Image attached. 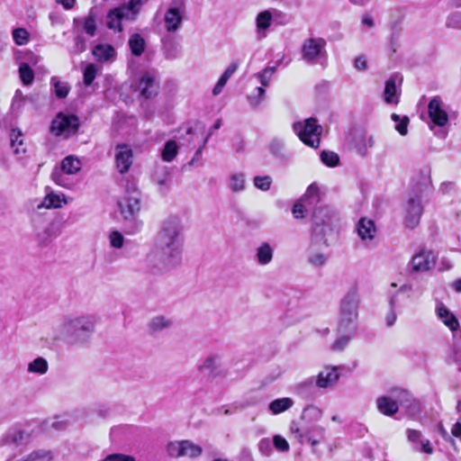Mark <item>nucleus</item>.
I'll list each match as a JSON object with an SVG mask.
<instances>
[{
	"instance_id": "f257e3e1",
	"label": "nucleus",
	"mask_w": 461,
	"mask_h": 461,
	"mask_svg": "<svg viewBox=\"0 0 461 461\" xmlns=\"http://www.w3.org/2000/svg\"><path fill=\"white\" fill-rule=\"evenodd\" d=\"M185 238L183 226L178 218L165 220L158 231L153 255L161 271H170L182 264Z\"/></svg>"
},
{
	"instance_id": "f03ea898",
	"label": "nucleus",
	"mask_w": 461,
	"mask_h": 461,
	"mask_svg": "<svg viewBox=\"0 0 461 461\" xmlns=\"http://www.w3.org/2000/svg\"><path fill=\"white\" fill-rule=\"evenodd\" d=\"M95 322L93 315H65L53 323L47 339L70 346H87L95 331Z\"/></svg>"
},
{
	"instance_id": "7ed1b4c3",
	"label": "nucleus",
	"mask_w": 461,
	"mask_h": 461,
	"mask_svg": "<svg viewBox=\"0 0 461 461\" xmlns=\"http://www.w3.org/2000/svg\"><path fill=\"white\" fill-rule=\"evenodd\" d=\"M359 302L357 285H352L340 300L337 321L339 330H357Z\"/></svg>"
},
{
	"instance_id": "20e7f679",
	"label": "nucleus",
	"mask_w": 461,
	"mask_h": 461,
	"mask_svg": "<svg viewBox=\"0 0 461 461\" xmlns=\"http://www.w3.org/2000/svg\"><path fill=\"white\" fill-rule=\"evenodd\" d=\"M413 402L412 395L408 391L396 388L391 390L388 395L379 396L376 399V408L380 413L393 416L400 406L409 408Z\"/></svg>"
},
{
	"instance_id": "39448f33",
	"label": "nucleus",
	"mask_w": 461,
	"mask_h": 461,
	"mask_svg": "<svg viewBox=\"0 0 461 461\" xmlns=\"http://www.w3.org/2000/svg\"><path fill=\"white\" fill-rule=\"evenodd\" d=\"M326 44L322 38L311 37L304 40L301 47L302 59L310 65L324 66L328 57Z\"/></svg>"
},
{
	"instance_id": "423d86ee",
	"label": "nucleus",
	"mask_w": 461,
	"mask_h": 461,
	"mask_svg": "<svg viewBox=\"0 0 461 461\" xmlns=\"http://www.w3.org/2000/svg\"><path fill=\"white\" fill-rule=\"evenodd\" d=\"M293 129L299 139L307 146L315 149L320 146V136L322 129L315 119L309 118L303 122H294Z\"/></svg>"
},
{
	"instance_id": "0eeeda50",
	"label": "nucleus",
	"mask_w": 461,
	"mask_h": 461,
	"mask_svg": "<svg viewBox=\"0 0 461 461\" xmlns=\"http://www.w3.org/2000/svg\"><path fill=\"white\" fill-rule=\"evenodd\" d=\"M79 128V119L74 114L59 113L51 122L50 131L57 137L68 139L76 134Z\"/></svg>"
},
{
	"instance_id": "6e6552de",
	"label": "nucleus",
	"mask_w": 461,
	"mask_h": 461,
	"mask_svg": "<svg viewBox=\"0 0 461 461\" xmlns=\"http://www.w3.org/2000/svg\"><path fill=\"white\" fill-rule=\"evenodd\" d=\"M274 22L285 24L287 23L285 14L277 9H267L259 12L255 19L257 37L258 39L266 38L267 31Z\"/></svg>"
},
{
	"instance_id": "1a4fd4ad",
	"label": "nucleus",
	"mask_w": 461,
	"mask_h": 461,
	"mask_svg": "<svg viewBox=\"0 0 461 461\" xmlns=\"http://www.w3.org/2000/svg\"><path fill=\"white\" fill-rule=\"evenodd\" d=\"M337 220L335 212L328 206H321L312 215L313 233L325 237L332 230L333 222Z\"/></svg>"
},
{
	"instance_id": "9d476101",
	"label": "nucleus",
	"mask_w": 461,
	"mask_h": 461,
	"mask_svg": "<svg viewBox=\"0 0 461 461\" xmlns=\"http://www.w3.org/2000/svg\"><path fill=\"white\" fill-rule=\"evenodd\" d=\"M140 193L137 189L127 190L118 201L120 212L125 220H132L140 210Z\"/></svg>"
},
{
	"instance_id": "9b49d317",
	"label": "nucleus",
	"mask_w": 461,
	"mask_h": 461,
	"mask_svg": "<svg viewBox=\"0 0 461 461\" xmlns=\"http://www.w3.org/2000/svg\"><path fill=\"white\" fill-rule=\"evenodd\" d=\"M423 212L421 195L415 194L411 196L404 207V224L410 229L415 228L420 220Z\"/></svg>"
},
{
	"instance_id": "f8f14e48",
	"label": "nucleus",
	"mask_w": 461,
	"mask_h": 461,
	"mask_svg": "<svg viewBox=\"0 0 461 461\" xmlns=\"http://www.w3.org/2000/svg\"><path fill=\"white\" fill-rule=\"evenodd\" d=\"M167 450L172 457H196L202 454V447L189 440L171 442Z\"/></svg>"
},
{
	"instance_id": "ddd939ff",
	"label": "nucleus",
	"mask_w": 461,
	"mask_h": 461,
	"mask_svg": "<svg viewBox=\"0 0 461 461\" xmlns=\"http://www.w3.org/2000/svg\"><path fill=\"white\" fill-rule=\"evenodd\" d=\"M343 369L342 366H325L314 376L315 384L319 389H327L332 387L339 381L340 377V371Z\"/></svg>"
},
{
	"instance_id": "4468645a",
	"label": "nucleus",
	"mask_w": 461,
	"mask_h": 461,
	"mask_svg": "<svg viewBox=\"0 0 461 461\" xmlns=\"http://www.w3.org/2000/svg\"><path fill=\"white\" fill-rule=\"evenodd\" d=\"M114 161L116 169L120 174L127 173L133 163L131 148L124 143L117 144L114 148Z\"/></svg>"
},
{
	"instance_id": "2eb2a0df",
	"label": "nucleus",
	"mask_w": 461,
	"mask_h": 461,
	"mask_svg": "<svg viewBox=\"0 0 461 461\" xmlns=\"http://www.w3.org/2000/svg\"><path fill=\"white\" fill-rule=\"evenodd\" d=\"M428 113L434 125L444 127L448 122V114L439 96H434L428 104Z\"/></svg>"
},
{
	"instance_id": "dca6fc26",
	"label": "nucleus",
	"mask_w": 461,
	"mask_h": 461,
	"mask_svg": "<svg viewBox=\"0 0 461 461\" xmlns=\"http://www.w3.org/2000/svg\"><path fill=\"white\" fill-rule=\"evenodd\" d=\"M437 255L432 250L420 249L411 260V269L415 272H426L434 267Z\"/></svg>"
},
{
	"instance_id": "f3484780",
	"label": "nucleus",
	"mask_w": 461,
	"mask_h": 461,
	"mask_svg": "<svg viewBox=\"0 0 461 461\" xmlns=\"http://www.w3.org/2000/svg\"><path fill=\"white\" fill-rule=\"evenodd\" d=\"M134 13L129 11L123 5L109 11L107 14V26L110 29L122 31V21H133Z\"/></svg>"
},
{
	"instance_id": "a211bd4d",
	"label": "nucleus",
	"mask_w": 461,
	"mask_h": 461,
	"mask_svg": "<svg viewBox=\"0 0 461 461\" xmlns=\"http://www.w3.org/2000/svg\"><path fill=\"white\" fill-rule=\"evenodd\" d=\"M31 434L22 427L11 428L2 438L0 444L2 446L21 447L29 443Z\"/></svg>"
},
{
	"instance_id": "6ab92c4d",
	"label": "nucleus",
	"mask_w": 461,
	"mask_h": 461,
	"mask_svg": "<svg viewBox=\"0 0 461 461\" xmlns=\"http://www.w3.org/2000/svg\"><path fill=\"white\" fill-rule=\"evenodd\" d=\"M158 86L155 77L149 73H143L137 83L135 91L145 99L151 98L158 94Z\"/></svg>"
},
{
	"instance_id": "aec40b11",
	"label": "nucleus",
	"mask_w": 461,
	"mask_h": 461,
	"mask_svg": "<svg viewBox=\"0 0 461 461\" xmlns=\"http://www.w3.org/2000/svg\"><path fill=\"white\" fill-rule=\"evenodd\" d=\"M352 144L359 155L366 156L368 149L375 145L374 136L367 134L364 131H356L353 135Z\"/></svg>"
},
{
	"instance_id": "412c9836",
	"label": "nucleus",
	"mask_w": 461,
	"mask_h": 461,
	"mask_svg": "<svg viewBox=\"0 0 461 461\" xmlns=\"http://www.w3.org/2000/svg\"><path fill=\"white\" fill-rule=\"evenodd\" d=\"M410 290V287L406 285H402L394 294H391L389 298L390 312L385 317V323L387 327L394 325L397 320L396 307L400 305V302L404 294Z\"/></svg>"
},
{
	"instance_id": "4be33fe9",
	"label": "nucleus",
	"mask_w": 461,
	"mask_h": 461,
	"mask_svg": "<svg viewBox=\"0 0 461 461\" xmlns=\"http://www.w3.org/2000/svg\"><path fill=\"white\" fill-rule=\"evenodd\" d=\"M406 435L408 440L412 444V447L416 451H421L429 455L433 453V447L429 440L423 438L420 431L409 429L406 431Z\"/></svg>"
},
{
	"instance_id": "5701e85b",
	"label": "nucleus",
	"mask_w": 461,
	"mask_h": 461,
	"mask_svg": "<svg viewBox=\"0 0 461 461\" xmlns=\"http://www.w3.org/2000/svg\"><path fill=\"white\" fill-rule=\"evenodd\" d=\"M307 262L314 267H322L328 261L329 256L312 241L306 251Z\"/></svg>"
},
{
	"instance_id": "b1692460",
	"label": "nucleus",
	"mask_w": 461,
	"mask_h": 461,
	"mask_svg": "<svg viewBox=\"0 0 461 461\" xmlns=\"http://www.w3.org/2000/svg\"><path fill=\"white\" fill-rule=\"evenodd\" d=\"M436 314L438 318L451 330L456 331L459 329V321L442 303H438L436 306Z\"/></svg>"
},
{
	"instance_id": "393cba45",
	"label": "nucleus",
	"mask_w": 461,
	"mask_h": 461,
	"mask_svg": "<svg viewBox=\"0 0 461 461\" xmlns=\"http://www.w3.org/2000/svg\"><path fill=\"white\" fill-rule=\"evenodd\" d=\"M221 358L216 355L208 356L198 366V370L209 377H216L221 375Z\"/></svg>"
},
{
	"instance_id": "a878e982",
	"label": "nucleus",
	"mask_w": 461,
	"mask_h": 461,
	"mask_svg": "<svg viewBox=\"0 0 461 461\" xmlns=\"http://www.w3.org/2000/svg\"><path fill=\"white\" fill-rule=\"evenodd\" d=\"M182 12L177 7H170L164 17L166 29L168 32H175L181 27Z\"/></svg>"
},
{
	"instance_id": "bb28decb",
	"label": "nucleus",
	"mask_w": 461,
	"mask_h": 461,
	"mask_svg": "<svg viewBox=\"0 0 461 461\" xmlns=\"http://www.w3.org/2000/svg\"><path fill=\"white\" fill-rule=\"evenodd\" d=\"M357 230L359 238L363 241L372 240L376 233L375 222L366 218H361L357 225Z\"/></svg>"
},
{
	"instance_id": "cd10ccee",
	"label": "nucleus",
	"mask_w": 461,
	"mask_h": 461,
	"mask_svg": "<svg viewBox=\"0 0 461 461\" xmlns=\"http://www.w3.org/2000/svg\"><path fill=\"white\" fill-rule=\"evenodd\" d=\"M274 258V248L270 243L264 241L261 242L256 249V260L260 266H267L270 264Z\"/></svg>"
},
{
	"instance_id": "c85d7f7f",
	"label": "nucleus",
	"mask_w": 461,
	"mask_h": 461,
	"mask_svg": "<svg viewBox=\"0 0 461 461\" xmlns=\"http://www.w3.org/2000/svg\"><path fill=\"white\" fill-rule=\"evenodd\" d=\"M268 149L271 155L282 161H287L290 158L285 149V141L282 138L276 137L272 139L269 142Z\"/></svg>"
},
{
	"instance_id": "c756f323",
	"label": "nucleus",
	"mask_w": 461,
	"mask_h": 461,
	"mask_svg": "<svg viewBox=\"0 0 461 461\" xmlns=\"http://www.w3.org/2000/svg\"><path fill=\"white\" fill-rule=\"evenodd\" d=\"M67 203V199L63 194H48L44 199L37 205L38 209L41 208H60Z\"/></svg>"
},
{
	"instance_id": "7c9ffc66",
	"label": "nucleus",
	"mask_w": 461,
	"mask_h": 461,
	"mask_svg": "<svg viewBox=\"0 0 461 461\" xmlns=\"http://www.w3.org/2000/svg\"><path fill=\"white\" fill-rule=\"evenodd\" d=\"M401 81V78H398V76H392L386 82L384 92V101L387 104H398L399 96L397 94L396 83L397 81Z\"/></svg>"
},
{
	"instance_id": "2f4dec72",
	"label": "nucleus",
	"mask_w": 461,
	"mask_h": 461,
	"mask_svg": "<svg viewBox=\"0 0 461 461\" xmlns=\"http://www.w3.org/2000/svg\"><path fill=\"white\" fill-rule=\"evenodd\" d=\"M92 54L96 60L106 62L114 59L115 50L109 44H98L93 49Z\"/></svg>"
},
{
	"instance_id": "473e14b6",
	"label": "nucleus",
	"mask_w": 461,
	"mask_h": 461,
	"mask_svg": "<svg viewBox=\"0 0 461 461\" xmlns=\"http://www.w3.org/2000/svg\"><path fill=\"white\" fill-rule=\"evenodd\" d=\"M172 324L173 321L171 319L163 315H158L149 321L148 328L151 333H158L169 329Z\"/></svg>"
},
{
	"instance_id": "72a5a7b5",
	"label": "nucleus",
	"mask_w": 461,
	"mask_h": 461,
	"mask_svg": "<svg viewBox=\"0 0 461 461\" xmlns=\"http://www.w3.org/2000/svg\"><path fill=\"white\" fill-rule=\"evenodd\" d=\"M70 174L66 173L58 167L54 168L51 174V178L58 185H60L68 189H71L75 186V182L70 177Z\"/></svg>"
},
{
	"instance_id": "f704fd0d",
	"label": "nucleus",
	"mask_w": 461,
	"mask_h": 461,
	"mask_svg": "<svg viewBox=\"0 0 461 461\" xmlns=\"http://www.w3.org/2000/svg\"><path fill=\"white\" fill-rule=\"evenodd\" d=\"M59 167L66 173L75 175L80 171L82 164L78 158L73 155H69L62 159Z\"/></svg>"
},
{
	"instance_id": "c9c22d12",
	"label": "nucleus",
	"mask_w": 461,
	"mask_h": 461,
	"mask_svg": "<svg viewBox=\"0 0 461 461\" xmlns=\"http://www.w3.org/2000/svg\"><path fill=\"white\" fill-rule=\"evenodd\" d=\"M314 376L306 378L305 380L294 385V392L301 396H311L316 388Z\"/></svg>"
},
{
	"instance_id": "e433bc0d",
	"label": "nucleus",
	"mask_w": 461,
	"mask_h": 461,
	"mask_svg": "<svg viewBox=\"0 0 461 461\" xmlns=\"http://www.w3.org/2000/svg\"><path fill=\"white\" fill-rule=\"evenodd\" d=\"M337 332H338V338L332 343L330 348L334 351H342L348 346V344L353 338L354 334L356 333V330L340 331L337 329Z\"/></svg>"
},
{
	"instance_id": "4c0bfd02",
	"label": "nucleus",
	"mask_w": 461,
	"mask_h": 461,
	"mask_svg": "<svg viewBox=\"0 0 461 461\" xmlns=\"http://www.w3.org/2000/svg\"><path fill=\"white\" fill-rule=\"evenodd\" d=\"M294 405V401L292 398L284 397L272 401L268 409L272 414H279L289 410Z\"/></svg>"
},
{
	"instance_id": "58836bf2",
	"label": "nucleus",
	"mask_w": 461,
	"mask_h": 461,
	"mask_svg": "<svg viewBox=\"0 0 461 461\" xmlns=\"http://www.w3.org/2000/svg\"><path fill=\"white\" fill-rule=\"evenodd\" d=\"M11 147L15 154H23L26 149L23 146V133L19 129H12L10 131Z\"/></svg>"
},
{
	"instance_id": "ea45409f",
	"label": "nucleus",
	"mask_w": 461,
	"mask_h": 461,
	"mask_svg": "<svg viewBox=\"0 0 461 461\" xmlns=\"http://www.w3.org/2000/svg\"><path fill=\"white\" fill-rule=\"evenodd\" d=\"M49 365L47 360L42 357H38L28 364L27 371L37 375H45L48 372Z\"/></svg>"
},
{
	"instance_id": "a19ab883",
	"label": "nucleus",
	"mask_w": 461,
	"mask_h": 461,
	"mask_svg": "<svg viewBox=\"0 0 461 461\" xmlns=\"http://www.w3.org/2000/svg\"><path fill=\"white\" fill-rule=\"evenodd\" d=\"M129 46L133 55L140 56L145 49V41L140 34L135 33L131 36Z\"/></svg>"
},
{
	"instance_id": "79ce46f5",
	"label": "nucleus",
	"mask_w": 461,
	"mask_h": 461,
	"mask_svg": "<svg viewBox=\"0 0 461 461\" xmlns=\"http://www.w3.org/2000/svg\"><path fill=\"white\" fill-rule=\"evenodd\" d=\"M75 23L82 25V31L90 37H93L96 32V23L95 17L90 14L82 20H75Z\"/></svg>"
},
{
	"instance_id": "37998d69",
	"label": "nucleus",
	"mask_w": 461,
	"mask_h": 461,
	"mask_svg": "<svg viewBox=\"0 0 461 461\" xmlns=\"http://www.w3.org/2000/svg\"><path fill=\"white\" fill-rule=\"evenodd\" d=\"M50 84L53 86L54 93L58 98L62 99L68 96L70 90V86L68 83L62 82L58 77H53L50 79Z\"/></svg>"
},
{
	"instance_id": "c03bdc74",
	"label": "nucleus",
	"mask_w": 461,
	"mask_h": 461,
	"mask_svg": "<svg viewBox=\"0 0 461 461\" xmlns=\"http://www.w3.org/2000/svg\"><path fill=\"white\" fill-rule=\"evenodd\" d=\"M178 153V146L175 140L166 142L161 151L162 159L166 162H171Z\"/></svg>"
},
{
	"instance_id": "a18cd8bd",
	"label": "nucleus",
	"mask_w": 461,
	"mask_h": 461,
	"mask_svg": "<svg viewBox=\"0 0 461 461\" xmlns=\"http://www.w3.org/2000/svg\"><path fill=\"white\" fill-rule=\"evenodd\" d=\"M320 200L319 188L315 184H312L306 190L303 202L307 205H313Z\"/></svg>"
},
{
	"instance_id": "49530a36",
	"label": "nucleus",
	"mask_w": 461,
	"mask_h": 461,
	"mask_svg": "<svg viewBox=\"0 0 461 461\" xmlns=\"http://www.w3.org/2000/svg\"><path fill=\"white\" fill-rule=\"evenodd\" d=\"M391 119L396 123L395 130L402 135L405 136L408 133L409 118L406 115L400 116L396 113H392Z\"/></svg>"
},
{
	"instance_id": "de8ad7c7",
	"label": "nucleus",
	"mask_w": 461,
	"mask_h": 461,
	"mask_svg": "<svg viewBox=\"0 0 461 461\" xmlns=\"http://www.w3.org/2000/svg\"><path fill=\"white\" fill-rule=\"evenodd\" d=\"M19 76L23 85L29 86L34 80V72L27 63H22L19 67Z\"/></svg>"
},
{
	"instance_id": "09e8293b",
	"label": "nucleus",
	"mask_w": 461,
	"mask_h": 461,
	"mask_svg": "<svg viewBox=\"0 0 461 461\" xmlns=\"http://www.w3.org/2000/svg\"><path fill=\"white\" fill-rule=\"evenodd\" d=\"M230 189L232 192H240L245 187V176L242 173L232 174L230 178Z\"/></svg>"
},
{
	"instance_id": "8fccbe9b",
	"label": "nucleus",
	"mask_w": 461,
	"mask_h": 461,
	"mask_svg": "<svg viewBox=\"0 0 461 461\" xmlns=\"http://www.w3.org/2000/svg\"><path fill=\"white\" fill-rule=\"evenodd\" d=\"M266 91L263 86H258L248 95L247 99L250 106L257 107L265 97Z\"/></svg>"
},
{
	"instance_id": "3c124183",
	"label": "nucleus",
	"mask_w": 461,
	"mask_h": 461,
	"mask_svg": "<svg viewBox=\"0 0 461 461\" xmlns=\"http://www.w3.org/2000/svg\"><path fill=\"white\" fill-rule=\"evenodd\" d=\"M98 73L95 64H88L83 72V82L86 86H91Z\"/></svg>"
},
{
	"instance_id": "603ef678",
	"label": "nucleus",
	"mask_w": 461,
	"mask_h": 461,
	"mask_svg": "<svg viewBox=\"0 0 461 461\" xmlns=\"http://www.w3.org/2000/svg\"><path fill=\"white\" fill-rule=\"evenodd\" d=\"M272 177L270 176H256L253 178L254 185L261 191H268L272 185Z\"/></svg>"
},
{
	"instance_id": "864d4df0",
	"label": "nucleus",
	"mask_w": 461,
	"mask_h": 461,
	"mask_svg": "<svg viewBox=\"0 0 461 461\" xmlns=\"http://www.w3.org/2000/svg\"><path fill=\"white\" fill-rule=\"evenodd\" d=\"M291 431L293 434L295 435L296 438H298V440L300 442L306 440L309 443H311L312 446L319 444L318 439L313 438L309 433H306V431H302L298 427L292 425Z\"/></svg>"
},
{
	"instance_id": "5fc2aeb1",
	"label": "nucleus",
	"mask_w": 461,
	"mask_h": 461,
	"mask_svg": "<svg viewBox=\"0 0 461 461\" xmlns=\"http://www.w3.org/2000/svg\"><path fill=\"white\" fill-rule=\"evenodd\" d=\"M12 35L14 42L19 46L25 45L29 41V32L24 28L14 29Z\"/></svg>"
},
{
	"instance_id": "6e6d98bb",
	"label": "nucleus",
	"mask_w": 461,
	"mask_h": 461,
	"mask_svg": "<svg viewBox=\"0 0 461 461\" xmlns=\"http://www.w3.org/2000/svg\"><path fill=\"white\" fill-rule=\"evenodd\" d=\"M321 159L322 163L328 167H335L339 164V158L337 153L327 150H323L321 153Z\"/></svg>"
},
{
	"instance_id": "4d7b16f0",
	"label": "nucleus",
	"mask_w": 461,
	"mask_h": 461,
	"mask_svg": "<svg viewBox=\"0 0 461 461\" xmlns=\"http://www.w3.org/2000/svg\"><path fill=\"white\" fill-rule=\"evenodd\" d=\"M108 239L110 246L112 248L119 249L123 247L125 240L123 235L120 231L113 230L112 232H110Z\"/></svg>"
},
{
	"instance_id": "13d9d810",
	"label": "nucleus",
	"mask_w": 461,
	"mask_h": 461,
	"mask_svg": "<svg viewBox=\"0 0 461 461\" xmlns=\"http://www.w3.org/2000/svg\"><path fill=\"white\" fill-rule=\"evenodd\" d=\"M275 71L276 68L274 67H267L256 75L262 86H267L269 85L270 79L274 75Z\"/></svg>"
},
{
	"instance_id": "bf43d9fd",
	"label": "nucleus",
	"mask_w": 461,
	"mask_h": 461,
	"mask_svg": "<svg viewBox=\"0 0 461 461\" xmlns=\"http://www.w3.org/2000/svg\"><path fill=\"white\" fill-rule=\"evenodd\" d=\"M451 357L461 371V338L454 339Z\"/></svg>"
},
{
	"instance_id": "052dcab7",
	"label": "nucleus",
	"mask_w": 461,
	"mask_h": 461,
	"mask_svg": "<svg viewBox=\"0 0 461 461\" xmlns=\"http://www.w3.org/2000/svg\"><path fill=\"white\" fill-rule=\"evenodd\" d=\"M53 236H57V233L54 231V224H49L46 226L42 232H37L38 240L41 244L48 243L50 238Z\"/></svg>"
},
{
	"instance_id": "680f3d73",
	"label": "nucleus",
	"mask_w": 461,
	"mask_h": 461,
	"mask_svg": "<svg viewBox=\"0 0 461 461\" xmlns=\"http://www.w3.org/2000/svg\"><path fill=\"white\" fill-rule=\"evenodd\" d=\"M86 50V41L82 35H77L75 38V44L70 50V52L75 55H78Z\"/></svg>"
},
{
	"instance_id": "e2e57ef3",
	"label": "nucleus",
	"mask_w": 461,
	"mask_h": 461,
	"mask_svg": "<svg viewBox=\"0 0 461 461\" xmlns=\"http://www.w3.org/2000/svg\"><path fill=\"white\" fill-rule=\"evenodd\" d=\"M272 443L276 449L280 452H288L290 449L287 440L280 435L274 436Z\"/></svg>"
},
{
	"instance_id": "0e129e2a",
	"label": "nucleus",
	"mask_w": 461,
	"mask_h": 461,
	"mask_svg": "<svg viewBox=\"0 0 461 461\" xmlns=\"http://www.w3.org/2000/svg\"><path fill=\"white\" fill-rule=\"evenodd\" d=\"M154 181L161 192H165L168 184V172L166 170L162 175L155 174Z\"/></svg>"
},
{
	"instance_id": "69168bd1",
	"label": "nucleus",
	"mask_w": 461,
	"mask_h": 461,
	"mask_svg": "<svg viewBox=\"0 0 461 461\" xmlns=\"http://www.w3.org/2000/svg\"><path fill=\"white\" fill-rule=\"evenodd\" d=\"M149 0H130L128 4H124L123 5L129 9V11L134 13V19L138 15L140 7L146 4Z\"/></svg>"
},
{
	"instance_id": "338daca9",
	"label": "nucleus",
	"mask_w": 461,
	"mask_h": 461,
	"mask_svg": "<svg viewBox=\"0 0 461 461\" xmlns=\"http://www.w3.org/2000/svg\"><path fill=\"white\" fill-rule=\"evenodd\" d=\"M447 27L452 29H461V14L455 13L447 17Z\"/></svg>"
},
{
	"instance_id": "774afa93",
	"label": "nucleus",
	"mask_w": 461,
	"mask_h": 461,
	"mask_svg": "<svg viewBox=\"0 0 461 461\" xmlns=\"http://www.w3.org/2000/svg\"><path fill=\"white\" fill-rule=\"evenodd\" d=\"M102 461H135V459L131 456H126L122 454H113L109 455Z\"/></svg>"
}]
</instances>
